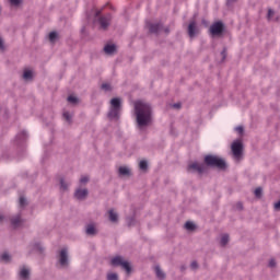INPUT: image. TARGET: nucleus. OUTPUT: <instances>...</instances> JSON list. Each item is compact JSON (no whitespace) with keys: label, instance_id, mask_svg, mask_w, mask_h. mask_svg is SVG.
Masks as SVG:
<instances>
[{"label":"nucleus","instance_id":"obj_13","mask_svg":"<svg viewBox=\"0 0 280 280\" xmlns=\"http://www.w3.org/2000/svg\"><path fill=\"white\" fill-rule=\"evenodd\" d=\"M161 27H163L162 24L158 23V24H149V32H151V34H159V32H161Z\"/></svg>","mask_w":280,"mask_h":280},{"label":"nucleus","instance_id":"obj_44","mask_svg":"<svg viewBox=\"0 0 280 280\" xmlns=\"http://www.w3.org/2000/svg\"><path fill=\"white\" fill-rule=\"evenodd\" d=\"M221 56L223 57V60H224V58H226V50H223V51L221 52Z\"/></svg>","mask_w":280,"mask_h":280},{"label":"nucleus","instance_id":"obj_45","mask_svg":"<svg viewBox=\"0 0 280 280\" xmlns=\"http://www.w3.org/2000/svg\"><path fill=\"white\" fill-rule=\"evenodd\" d=\"M237 0H228V3H235Z\"/></svg>","mask_w":280,"mask_h":280},{"label":"nucleus","instance_id":"obj_40","mask_svg":"<svg viewBox=\"0 0 280 280\" xmlns=\"http://www.w3.org/2000/svg\"><path fill=\"white\" fill-rule=\"evenodd\" d=\"M277 266V262L275 261V259H271L269 261V268H275Z\"/></svg>","mask_w":280,"mask_h":280},{"label":"nucleus","instance_id":"obj_21","mask_svg":"<svg viewBox=\"0 0 280 280\" xmlns=\"http://www.w3.org/2000/svg\"><path fill=\"white\" fill-rule=\"evenodd\" d=\"M118 172L120 176H130V168L126 166H120Z\"/></svg>","mask_w":280,"mask_h":280},{"label":"nucleus","instance_id":"obj_18","mask_svg":"<svg viewBox=\"0 0 280 280\" xmlns=\"http://www.w3.org/2000/svg\"><path fill=\"white\" fill-rule=\"evenodd\" d=\"M154 271H155L156 277H158L160 280L165 279V272H163V270L161 269L160 266H155V267H154Z\"/></svg>","mask_w":280,"mask_h":280},{"label":"nucleus","instance_id":"obj_1","mask_svg":"<svg viewBox=\"0 0 280 280\" xmlns=\"http://www.w3.org/2000/svg\"><path fill=\"white\" fill-rule=\"evenodd\" d=\"M135 115L139 130L152 125V106L143 101L135 102Z\"/></svg>","mask_w":280,"mask_h":280},{"label":"nucleus","instance_id":"obj_16","mask_svg":"<svg viewBox=\"0 0 280 280\" xmlns=\"http://www.w3.org/2000/svg\"><path fill=\"white\" fill-rule=\"evenodd\" d=\"M25 139H27V131H21L15 137V140L18 143H23V141H25Z\"/></svg>","mask_w":280,"mask_h":280},{"label":"nucleus","instance_id":"obj_42","mask_svg":"<svg viewBox=\"0 0 280 280\" xmlns=\"http://www.w3.org/2000/svg\"><path fill=\"white\" fill-rule=\"evenodd\" d=\"M0 49H4V46H3V38L0 37Z\"/></svg>","mask_w":280,"mask_h":280},{"label":"nucleus","instance_id":"obj_10","mask_svg":"<svg viewBox=\"0 0 280 280\" xmlns=\"http://www.w3.org/2000/svg\"><path fill=\"white\" fill-rule=\"evenodd\" d=\"M196 34H198V27L196 26L195 22H190L188 25V36L190 38H194V36H196Z\"/></svg>","mask_w":280,"mask_h":280},{"label":"nucleus","instance_id":"obj_17","mask_svg":"<svg viewBox=\"0 0 280 280\" xmlns=\"http://www.w3.org/2000/svg\"><path fill=\"white\" fill-rule=\"evenodd\" d=\"M85 233L86 235H95L97 233V230L95 229L94 224H89L86 225Z\"/></svg>","mask_w":280,"mask_h":280},{"label":"nucleus","instance_id":"obj_9","mask_svg":"<svg viewBox=\"0 0 280 280\" xmlns=\"http://www.w3.org/2000/svg\"><path fill=\"white\" fill-rule=\"evenodd\" d=\"M112 19H113V16H110V14L101 16L98 19V23H100L102 30H107L108 28V25H110Z\"/></svg>","mask_w":280,"mask_h":280},{"label":"nucleus","instance_id":"obj_30","mask_svg":"<svg viewBox=\"0 0 280 280\" xmlns=\"http://www.w3.org/2000/svg\"><path fill=\"white\" fill-rule=\"evenodd\" d=\"M1 259H2V261H5V262L10 261V259H11L10 254L3 253L1 255Z\"/></svg>","mask_w":280,"mask_h":280},{"label":"nucleus","instance_id":"obj_28","mask_svg":"<svg viewBox=\"0 0 280 280\" xmlns=\"http://www.w3.org/2000/svg\"><path fill=\"white\" fill-rule=\"evenodd\" d=\"M139 167L140 170H148V162L145 160L140 161Z\"/></svg>","mask_w":280,"mask_h":280},{"label":"nucleus","instance_id":"obj_46","mask_svg":"<svg viewBox=\"0 0 280 280\" xmlns=\"http://www.w3.org/2000/svg\"><path fill=\"white\" fill-rule=\"evenodd\" d=\"M0 222H3V214H0Z\"/></svg>","mask_w":280,"mask_h":280},{"label":"nucleus","instance_id":"obj_37","mask_svg":"<svg viewBox=\"0 0 280 280\" xmlns=\"http://www.w3.org/2000/svg\"><path fill=\"white\" fill-rule=\"evenodd\" d=\"M235 131L238 132V135H242L244 132V127L238 126L235 128Z\"/></svg>","mask_w":280,"mask_h":280},{"label":"nucleus","instance_id":"obj_5","mask_svg":"<svg viewBox=\"0 0 280 280\" xmlns=\"http://www.w3.org/2000/svg\"><path fill=\"white\" fill-rule=\"evenodd\" d=\"M58 264L60 268H69V249L67 247L59 250Z\"/></svg>","mask_w":280,"mask_h":280},{"label":"nucleus","instance_id":"obj_33","mask_svg":"<svg viewBox=\"0 0 280 280\" xmlns=\"http://www.w3.org/2000/svg\"><path fill=\"white\" fill-rule=\"evenodd\" d=\"M60 187L63 191H67L69 185L65 183V179H60Z\"/></svg>","mask_w":280,"mask_h":280},{"label":"nucleus","instance_id":"obj_3","mask_svg":"<svg viewBox=\"0 0 280 280\" xmlns=\"http://www.w3.org/2000/svg\"><path fill=\"white\" fill-rule=\"evenodd\" d=\"M205 163L209 167H218V170H224L226 167V162L218 155H206Z\"/></svg>","mask_w":280,"mask_h":280},{"label":"nucleus","instance_id":"obj_43","mask_svg":"<svg viewBox=\"0 0 280 280\" xmlns=\"http://www.w3.org/2000/svg\"><path fill=\"white\" fill-rule=\"evenodd\" d=\"M173 108H180V103L173 104Z\"/></svg>","mask_w":280,"mask_h":280},{"label":"nucleus","instance_id":"obj_38","mask_svg":"<svg viewBox=\"0 0 280 280\" xmlns=\"http://www.w3.org/2000/svg\"><path fill=\"white\" fill-rule=\"evenodd\" d=\"M11 5H19L21 3V0H9Z\"/></svg>","mask_w":280,"mask_h":280},{"label":"nucleus","instance_id":"obj_32","mask_svg":"<svg viewBox=\"0 0 280 280\" xmlns=\"http://www.w3.org/2000/svg\"><path fill=\"white\" fill-rule=\"evenodd\" d=\"M63 118L68 124H71V114H69V112H63Z\"/></svg>","mask_w":280,"mask_h":280},{"label":"nucleus","instance_id":"obj_24","mask_svg":"<svg viewBox=\"0 0 280 280\" xmlns=\"http://www.w3.org/2000/svg\"><path fill=\"white\" fill-rule=\"evenodd\" d=\"M185 229H186L187 231H194V229H196V224H194V222L187 221V222L185 223Z\"/></svg>","mask_w":280,"mask_h":280},{"label":"nucleus","instance_id":"obj_11","mask_svg":"<svg viewBox=\"0 0 280 280\" xmlns=\"http://www.w3.org/2000/svg\"><path fill=\"white\" fill-rule=\"evenodd\" d=\"M89 196V190L88 189H78L75 192H74V197L78 199V200H84V198Z\"/></svg>","mask_w":280,"mask_h":280},{"label":"nucleus","instance_id":"obj_35","mask_svg":"<svg viewBox=\"0 0 280 280\" xmlns=\"http://www.w3.org/2000/svg\"><path fill=\"white\" fill-rule=\"evenodd\" d=\"M261 191H262L261 188L255 189L254 194H255L256 198H261Z\"/></svg>","mask_w":280,"mask_h":280},{"label":"nucleus","instance_id":"obj_4","mask_svg":"<svg viewBox=\"0 0 280 280\" xmlns=\"http://www.w3.org/2000/svg\"><path fill=\"white\" fill-rule=\"evenodd\" d=\"M112 266H120L122 270L130 275L132 272V267H130V262L124 260L121 256H116L110 260Z\"/></svg>","mask_w":280,"mask_h":280},{"label":"nucleus","instance_id":"obj_36","mask_svg":"<svg viewBox=\"0 0 280 280\" xmlns=\"http://www.w3.org/2000/svg\"><path fill=\"white\" fill-rule=\"evenodd\" d=\"M88 182H89V176H86V175L81 176L80 183L86 184Z\"/></svg>","mask_w":280,"mask_h":280},{"label":"nucleus","instance_id":"obj_19","mask_svg":"<svg viewBox=\"0 0 280 280\" xmlns=\"http://www.w3.org/2000/svg\"><path fill=\"white\" fill-rule=\"evenodd\" d=\"M108 215H109V220L112 222H118L119 220V214H117V212H115V210H109L108 211Z\"/></svg>","mask_w":280,"mask_h":280},{"label":"nucleus","instance_id":"obj_26","mask_svg":"<svg viewBox=\"0 0 280 280\" xmlns=\"http://www.w3.org/2000/svg\"><path fill=\"white\" fill-rule=\"evenodd\" d=\"M107 280H119V276L115 272L108 273Z\"/></svg>","mask_w":280,"mask_h":280},{"label":"nucleus","instance_id":"obj_47","mask_svg":"<svg viewBox=\"0 0 280 280\" xmlns=\"http://www.w3.org/2000/svg\"><path fill=\"white\" fill-rule=\"evenodd\" d=\"M237 207H240V209H242V203H237Z\"/></svg>","mask_w":280,"mask_h":280},{"label":"nucleus","instance_id":"obj_20","mask_svg":"<svg viewBox=\"0 0 280 280\" xmlns=\"http://www.w3.org/2000/svg\"><path fill=\"white\" fill-rule=\"evenodd\" d=\"M23 220H21V215H16L14 218L11 219V224L12 226H14L15 229L22 224Z\"/></svg>","mask_w":280,"mask_h":280},{"label":"nucleus","instance_id":"obj_6","mask_svg":"<svg viewBox=\"0 0 280 280\" xmlns=\"http://www.w3.org/2000/svg\"><path fill=\"white\" fill-rule=\"evenodd\" d=\"M207 166L203 163L192 162L188 165L187 172L190 174H205Z\"/></svg>","mask_w":280,"mask_h":280},{"label":"nucleus","instance_id":"obj_29","mask_svg":"<svg viewBox=\"0 0 280 280\" xmlns=\"http://www.w3.org/2000/svg\"><path fill=\"white\" fill-rule=\"evenodd\" d=\"M68 102L70 104H78V97L70 95V96H68Z\"/></svg>","mask_w":280,"mask_h":280},{"label":"nucleus","instance_id":"obj_8","mask_svg":"<svg viewBox=\"0 0 280 280\" xmlns=\"http://www.w3.org/2000/svg\"><path fill=\"white\" fill-rule=\"evenodd\" d=\"M222 32H224V25L222 24V22H215L210 26V34L212 36H220Z\"/></svg>","mask_w":280,"mask_h":280},{"label":"nucleus","instance_id":"obj_23","mask_svg":"<svg viewBox=\"0 0 280 280\" xmlns=\"http://www.w3.org/2000/svg\"><path fill=\"white\" fill-rule=\"evenodd\" d=\"M32 78H33L32 70H25L24 73H23V79L24 80H32Z\"/></svg>","mask_w":280,"mask_h":280},{"label":"nucleus","instance_id":"obj_22","mask_svg":"<svg viewBox=\"0 0 280 280\" xmlns=\"http://www.w3.org/2000/svg\"><path fill=\"white\" fill-rule=\"evenodd\" d=\"M221 246H226L229 244V234H223L220 240Z\"/></svg>","mask_w":280,"mask_h":280},{"label":"nucleus","instance_id":"obj_14","mask_svg":"<svg viewBox=\"0 0 280 280\" xmlns=\"http://www.w3.org/2000/svg\"><path fill=\"white\" fill-rule=\"evenodd\" d=\"M20 279H22V280L30 279V269H27L26 267H22L20 269Z\"/></svg>","mask_w":280,"mask_h":280},{"label":"nucleus","instance_id":"obj_2","mask_svg":"<svg viewBox=\"0 0 280 280\" xmlns=\"http://www.w3.org/2000/svg\"><path fill=\"white\" fill-rule=\"evenodd\" d=\"M107 116L109 119H114V121H119V117H121V98L115 97L110 100V107Z\"/></svg>","mask_w":280,"mask_h":280},{"label":"nucleus","instance_id":"obj_31","mask_svg":"<svg viewBox=\"0 0 280 280\" xmlns=\"http://www.w3.org/2000/svg\"><path fill=\"white\" fill-rule=\"evenodd\" d=\"M103 91H112L113 88L110 86V83H103L102 86Z\"/></svg>","mask_w":280,"mask_h":280},{"label":"nucleus","instance_id":"obj_27","mask_svg":"<svg viewBox=\"0 0 280 280\" xmlns=\"http://www.w3.org/2000/svg\"><path fill=\"white\" fill-rule=\"evenodd\" d=\"M57 38H58V33H56V32L49 33L50 43H54Z\"/></svg>","mask_w":280,"mask_h":280},{"label":"nucleus","instance_id":"obj_41","mask_svg":"<svg viewBox=\"0 0 280 280\" xmlns=\"http://www.w3.org/2000/svg\"><path fill=\"white\" fill-rule=\"evenodd\" d=\"M275 209L276 211H280V201L275 203Z\"/></svg>","mask_w":280,"mask_h":280},{"label":"nucleus","instance_id":"obj_7","mask_svg":"<svg viewBox=\"0 0 280 280\" xmlns=\"http://www.w3.org/2000/svg\"><path fill=\"white\" fill-rule=\"evenodd\" d=\"M242 150H244V145L241 141L236 140L232 143V153L235 161H240V159H242Z\"/></svg>","mask_w":280,"mask_h":280},{"label":"nucleus","instance_id":"obj_12","mask_svg":"<svg viewBox=\"0 0 280 280\" xmlns=\"http://www.w3.org/2000/svg\"><path fill=\"white\" fill-rule=\"evenodd\" d=\"M267 19L268 21H279L280 15L278 13L275 12V10L269 9L268 10V14H267Z\"/></svg>","mask_w":280,"mask_h":280},{"label":"nucleus","instance_id":"obj_48","mask_svg":"<svg viewBox=\"0 0 280 280\" xmlns=\"http://www.w3.org/2000/svg\"><path fill=\"white\" fill-rule=\"evenodd\" d=\"M96 16H100V12H96Z\"/></svg>","mask_w":280,"mask_h":280},{"label":"nucleus","instance_id":"obj_15","mask_svg":"<svg viewBox=\"0 0 280 280\" xmlns=\"http://www.w3.org/2000/svg\"><path fill=\"white\" fill-rule=\"evenodd\" d=\"M117 50V46H115L114 44H107L105 47H104V51L105 54H107L108 56L113 55L114 51Z\"/></svg>","mask_w":280,"mask_h":280},{"label":"nucleus","instance_id":"obj_39","mask_svg":"<svg viewBox=\"0 0 280 280\" xmlns=\"http://www.w3.org/2000/svg\"><path fill=\"white\" fill-rule=\"evenodd\" d=\"M190 268H191L192 270H196V269L198 268V262H197V261H192V262L190 264Z\"/></svg>","mask_w":280,"mask_h":280},{"label":"nucleus","instance_id":"obj_34","mask_svg":"<svg viewBox=\"0 0 280 280\" xmlns=\"http://www.w3.org/2000/svg\"><path fill=\"white\" fill-rule=\"evenodd\" d=\"M19 205L20 207H25L27 205V199H25V197H20Z\"/></svg>","mask_w":280,"mask_h":280},{"label":"nucleus","instance_id":"obj_25","mask_svg":"<svg viewBox=\"0 0 280 280\" xmlns=\"http://www.w3.org/2000/svg\"><path fill=\"white\" fill-rule=\"evenodd\" d=\"M31 248H33V250H37L38 253H43V245L40 244L31 245Z\"/></svg>","mask_w":280,"mask_h":280}]
</instances>
